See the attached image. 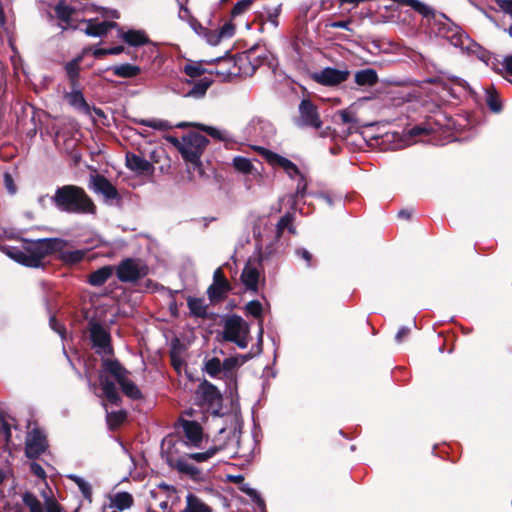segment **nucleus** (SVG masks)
<instances>
[{"instance_id": "f257e3e1", "label": "nucleus", "mask_w": 512, "mask_h": 512, "mask_svg": "<svg viewBox=\"0 0 512 512\" xmlns=\"http://www.w3.org/2000/svg\"><path fill=\"white\" fill-rule=\"evenodd\" d=\"M55 206L63 212L74 214H93L96 207L83 188L65 185L56 189L52 197Z\"/></svg>"}, {"instance_id": "f03ea898", "label": "nucleus", "mask_w": 512, "mask_h": 512, "mask_svg": "<svg viewBox=\"0 0 512 512\" xmlns=\"http://www.w3.org/2000/svg\"><path fill=\"white\" fill-rule=\"evenodd\" d=\"M64 246V241L59 238H40L37 240L29 241L27 252H23L16 248H7L6 254L28 267H39L44 257L54 251L61 250Z\"/></svg>"}, {"instance_id": "7ed1b4c3", "label": "nucleus", "mask_w": 512, "mask_h": 512, "mask_svg": "<svg viewBox=\"0 0 512 512\" xmlns=\"http://www.w3.org/2000/svg\"><path fill=\"white\" fill-rule=\"evenodd\" d=\"M170 142L178 149L183 159L195 166L200 165V157L204 152L208 140L199 133H189L181 140L171 137Z\"/></svg>"}, {"instance_id": "20e7f679", "label": "nucleus", "mask_w": 512, "mask_h": 512, "mask_svg": "<svg viewBox=\"0 0 512 512\" xmlns=\"http://www.w3.org/2000/svg\"><path fill=\"white\" fill-rule=\"evenodd\" d=\"M250 327L240 316L228 317L221 333L222 339L235 343L239 348L245 349L249 344Z\"/></svg>"}, {"instance_id": "39448f33", "label": "nucleus", "mask_w": 512, "mask_h": 512, "mask_svg": "<svg viewBox=\"0 0 512 512\" xmlns=\"http://www.w3.org/2000/svg\"><path fill=\"white\" fill-rule=\"evenodd\" d=\"M103 368L110 373L121 386L123 393L132 399H139L141 392L133 381L129 379L130 372L117 360H104Z\"/></svg>"}, {"instance_id": "423d86ee", "label": "nucleus", "mask_w": 512, "mask_h": 512, "mask_svg": "<svg viewBox=\"0 0 512 512\" xmlns=\"http://www.w3.org/2000/svg\"><path fill=\"white\" fill-rule=\"evenodd\" d=\"M116 274L121 282H136L148 274V266L140 259L127 258L119 263Z\"/></svg>"}, {"instance_id": "0eeeda50", "label": "nucleus", "mask_w": 512, "mask_h": 512, "mask_svg": "<svg viewBox=\"0 0 512 512\" xmlns=\"http://www.w3.org/2000/svg\"><path fill=\"white\" fill-rule=\"evenodd\" d=\"M102 15L105 18L102 21H99L98 19H89L85 22L83 31L86 35L91 37H103L109 30L118 27L116 22L108 20L119 18V13L116 10L104 8Z\"/></svg>"}, {"instance_id": "6e6552de", "label": "nucleus", "mask_w": 512, "mask_h": 512, "mask_svg": "<svg viewBox=\"0 0 512 512\" xmlns=\"http://www.w3.org/2000/svg\"><path fill=\"white\" fill-rule=\"evenodd\" d=\"M48 447L46 435L39 428H33L25 439V454L28 458H37Z\"/></svg>"}, {"instance_id": "1a4fd4ad", "label": "nucleus", "mask_w": 512, "mask_h": 512, "mask_svg": "<svg viewBox=\"0 0 512 512\" xmlns=\"http://www.w3.org/2000/svg\"><path fill=\"white\" fill-rule=\"evenodd\" d=\"M255 149L267 160L268 163L273 166H279L283 168L285 173L291 179H296L301 175L298 167L289 159L261 146H257Z\"/></svg>"}, {"instance_id": "9d476101", "label": "nucleus", "mask_w": 512, "mask_h": 512, "mask_svg": "<svg viewBox=\"0 0 512 512\" xmlns=\"http://www.w3.org/2000/svg\"><path fill=\"white\" fill-rule=\"evenodd\" d=\"M90 337L96 353L100 355L112 354L113 350L110 345V335L101 325H92L90 329Z\"/></svg>"}, {"instance_id": "9b49d317", "label": "nucleus", "mask_w": 512, "mask_h": 512, "mask_svg": "<svg viewBox=\"0 0 512 512\" xmlns=\"http://www.w3.org/2000/svg\"><path fill=\"white\" fill-rule=\"evenodd\" d=\"M231 286L225 278L222 269L219 267L213 273V283L208 287L207 294L211 301L223 299Z\"/></svg>"}, {"instance_id": "f8f14e48", "label": "nucleus", "mask_w": 512, "mask_h": 512, "mask_svg": "<svg viewBox=\"0 0 512 512\" xmlns=\"http://www.w3.org/2000/svg\"><path fill=\"white\" fill-rule=\"evenodd\" d=\"M184 437L185 444L188 446L198 447L203 439V430L201 425L196 421H190L181 418L179 421Z\"/></svg>"}, {"instance_id": "ddd939ff", "label": "nucleus", "mask_w": 512, "mask_h": 512, "mask_svg": "<svg viewBox=\"0 0 512 512\" xmlns=\"http://www.w3.org/2000/svg\"><path fill=\"white\" fill-rule=\"evenodd\" d=\"M348 76V70H339L331 67H326L319 73H316L314 78L320 84L334 86L346 81Z\"/></svg>"}, {"instance_id": "4468645a", "label": "nucleus", "mask_w": 512, "mask_h": 512, "mask_svg": "<svg viewBox=\"0 0 512 512\" xmlns=\"http://www.w3.org/2000/svg\"><path fill=\"white\" fill-rule=\"evenodd\" d=\"M196 396L199 401L209 406L218 405L222 400V395L218 388L207 380L199 384Z\"/></svg>"}, {"instance_id": "2eb2a0df", "label": "nucleus", "mask_w": 512, "mask_h": 512, "mask_svg": "<svg viewBox=\"0 0 512 512\" xmlns=\"http://www.w3.org/2000/svg\"><path fill=\"white\" fill-rule=\"evenodd\" d=\"M300 122L302 125L313 128L321 127V120L316 106L307 99H303L299 105Z\"/></svg>"}, {"instance_id": "dca6fc26", "label": "nucleus", "mask_w": 512, "mask_h": 512, "mask_svg": "<svg viewBox=\"0 0 512 512\" xmlns=\"http://www.w3.org/2000/svg\"><path fill=\"white\" fill-rule=\"evenodd\" d=\"M89 188L106 199H115L118 196L116 188L102 175H91Z\"/></svg>"}, {"instance_id": "f3484780", "label": "nucleus", "mask_w": 512, "mask_h": 512, "mask_svg": "<svg viewBox=\"0 0 512 512\" xmlns=\"http://www.w3.org/2000/svg\"><path fill=\"white\" fill-rule=\"evenodd\" d=\"M440 33L443 37L447 38L454 47H459L461 49L468 48L470 38L459 27L454 26L446 28L443 26Z\"/></svg>"}, {"instance_id": "a211bd4d", "label": "nucleus", "mask_w": 512, "mask_h": 512, "mask_svg": "<svg viewBox=\"0 0 512 512\" xmlns=\"http://www.w3.org/2000/svg\"><path fill=\"white\" fill-rule=\"evenodd\" d=\"M126 166L140 175L151 174L154 170L153 165L148 160L134 153L126 154Z\"/></svg>"}, {"instance_id": "6ab92c4d", "label": "nucleus", "mask_w": 512, "mask_h": 512, "mask_svg": "<svg viewBox=\"0 0 512 512\" xmlns=\"http://www.w3.org/2000/svg\"><path fill=\"white\" fill-rule=\"evenodd\" d=\"M240 279L247 291H258L260 272L255 265L247 263L242 270Z\"/></svg>"}, {"instance_id": "aec40b11", "label": "nucleus", "mask_w": 512, "mask_h": 512, "mask_svg": "<svg viewBox=\"0 0 512 512\" xmlns=\"http://www.w3.org/2000/svg\"><path fill=\"white\" fill-rule=\"evenodd\" d=\"M64 98L74 109L83 113H89V105L86 102L79 85L71 86V91L66 92L64 94Z\"/></svg>"}, {"instance_id": "412c9836", "label": "nucleus", "mask_w": 512, "mask_h": 512, "mask_svg": "<svg viewBox=\"0 0 512 512\" xmlns=\"http://www.w3.org/2000/svg\"><path fill=\"white\" fill-rule=\"evenodd\" d=\"M248 359V356L240 355L234 357H228L222 361V378L232 379L234 372Z\"/></svg>"}, {"instance_id": "4be33fe9", "label": "nucleus", "mask_w": 512, "mask_h": 512, "mask_svg": "<svg viewBox=\"0 0 512 512\" xmlns=\"http://www.w3.org/2000/svg\"><path fill=\"white\" fill-rule=\"evenodd\" d=\"M119 32V36L123 39L124 42H126L130 46H141L149 41L145 32L141 30H128L126 32Z\"/></svg>"}, {"instance_id": "5701e85b", "label": "nucleus", "mask_w": 512, "mask_h": 512, "mask_svg": "<svg viewBox=\"0 0 512 512\" xmlns=\"http://www.w3.org/2000/svg\"><path fill=\"white\" fill-rule=\"evenodd\" d=\"M252 128L254 135L264 140L270 139L275 133L273 125L269 121L262 119H254L252 121Z\"/></svg>"}, {"instance_id": "b1692460", "label": "nucleus", "mask_w": 512, "mask_h": 512, "mask_svg": "<svg viewBox=\"0 0 512 512\" xmlns=\"http://www.w3.org/2000/svg\"><path fill=\"white\" fill-rule=\"evenodd\" d=\"M100 384L106 399L111 404L118 405L120 402V395L117 391L115 383L107 377H100Z\"/></svg>"}, {"instance_id": "393cba45", "label": "nucleus", "mask_w": 512, "mask_h": 512, "mask_svg": "<svg viewBox=\"0 0 512 512\" xmlns=\"http://www.w3.org/2000/svg\"><path fill=\"white\" fill-rule=\"evenodd\" d=\"M113 270L112 266H103L97 269L89 275V284L95 287L103 285L112 276Z\"/></svg>"}, {"instance_id": "a878e982", "label": "nucleus", "mask_w": 512, "mask_h": 512, "mask_svg": "<svg viewBox=\"0 0 512 512\" xmlns=\"http://www.w3.org/2000/svg\"><path fill=\"white\" fill-rule=\"evenodd\" d=\"M203 371L212 378H222V361L219 357H206L203 363Z\"/></svg>"}, {"instance_id": "bb28decb", "label": "nucleus", "mask_w": 512, "mask_h": 512, "mask_svg": "<svg viewBox=\"0 0 512 512\" xmlns=\"http://www.w3.org/2000/svg\"><path fill=\"white\" fill-rule=\"evenodd\" d=\"M377 81L378 76L374 69H363L355 73V82L360 86H372Z\"/></svg>"}, {"instance_id": "cd10ccee", "label": "nucleus", "mask_w": 512, "mask_h": 512, "mask_svg": "<svg viewBox=\"0 0 512 512\" xmlns=\"http://www.w3.org/2000/svg\"><path fill=\"white\" fill-rule=\"evenodd\" d=\"M182 512H211V509L200 498L189 493L186 497V507Z\"/></svg>"}, {"instance_id": "c85d7f7f", "label": "nucleus", "mask_w": 512, "mask_h": 512, "mask_svg": "<svg viewBox=\"0 0 512 512\" xmlns=\"http://www.w3.org/2000/svg\"><path fill=\"white\" fill-rule=\"evenodd\" d=\"M111 69L114 75L122 78H132L137 76L141 72L139 66L132 65L129 63L115 65Z\"/></svg>"}, {"instance_id": "c756f323", "label": "nucleus", "mask_w": 512, "mask_h": 512, "mask_svg": "<svg viewBox=\"0 0 512 512\" xmlns=\"http://www.w3.org/2000/svg\"><path fill=\"white\" fill-rule=\"evenodd\" d=\"M439 124L435 121H427L421 124H418L407 131V134L410 137L418 136V135H428L434 133L438 130Z\"/></svg>"}, {"instance_id": "7c9ffc66", "label": "nucleus", "mask_w": 512, "mask_h": 512, "mask_svg": "<svg viewBox=\"0 0 512 512\" xmlns=\"http://www.w3.org/2000/svg\"><path fill=\"white\" fill-rule=\"evenodd\" d=\"M187 305L192 315L196 317H205L207 315V304L204 299L189 297Z\"/></svg>"}, {"instance_id": "2f4dec72", "label": "nucleus", "mask_w": 512, "mask_h": 512, "mask_svg": "<svg viewBox=\"0 0 512 512\" xmlns=\"http://www.w3.org/2000/svg\"><path fill=\"white\" fill-rule=\"evenodd\" d=\"M248 58L250 63L256 67L261 66L263 64H268L270 67L273 65L272 63V55L269 52L263 51L261 53H257L254 49H251L248 53Z\"/></svg>"}, {"instance_id": "473e14b6", "label": "nucleus", "mask_w": 512, "mask_h": 512, "mask_svg": "<svg viewBox=\"0 0 512 512\" xmlns=\"http://www.w3.org/2000/svg\"><path fill=\"white\" fill-rule=\"evenodd\" d=\"M80 58H76L65 65V70L68 75L70 85H79V70H80Z\"/></svg>"}, {"instance_id": "72a5a7b5", "label": "nucleus", "mask_w": 512, "mask_h": 512, "mask_svg": "<svg viewBox=\"0 0 512 512\" xmlns=\"http://www.w3.org/2000/svg\"><path fill=\"white\" fill-rule=\"evenodd\" d=\"M68 478L71 479L77 485L84 498L91 502L92 490L90 483L87 482L84 478L74 474L68 475Z\"/></svg>"}, {"instance_id": "f704fd0d", "label": "nucleus", "mask_w": 512, "mask_h": 512, "mask_svg": "<svg viewBox=\"0 0 512 512\" xmlns=\"http://www.w3.org/2000/svg\"><path fill=\"white\" fill-rule=\"evenodd\" d=\"M112 503L117 509L125 510L132 506L133 498L128 492H119L114 496Z\"/></svg>"}, {"instance_id": "c9c22d12", "label": "nucleus", "mask_w": 512, "mask_h": 512, "mask_svg": "<svg viewBox=\"0 0 512 512\" xmlns=\"http://www.w3.org/2000/svg\"><path fill=\"white\" fill-rule=\"evenodd\" d=\"M22 500L24 504L29 508L30 512H44L42 503L34 494L26 492L23 494Z\"/></svg>"}, {"instance_id": "e433bc0d", "label": "nucleus", "mask_w": 512, "mask_h": 512, "mask_svg": "<svg viewBox=\"0 0 512 512\" xmlns=\"http://www.w3.org/2000/svg\"><path fill=\"white\" fill-rule=\"evenodd\" d=\"M233 166L234 168L244 174H249L254 169L253 164L251 161L243 156H236L233 159Z\"/></svg>"}, {"instance_id": "4c0bfd02", "label": "nucleus", "mask_w": 512, "mask_h": 512, "mask_svg": "<svg viewBox=\"0 0 512 512\" xmlns=\"http://www.w3.org/2000/svg\"><path fill=\"white\" fill-rule=\"evenodd\" d=\"M107 412L106 418L107 423L111 428H115L120 425L126 418V412L124 410H119L116 412Z\"/></svg>"}, {"instance_id": "58836bf2", "label": "nucleus", "mask_w": 512, "mask_h": 512, "mask_svg": "<svg viewBox=\"0 0 512 512\" xmlns=\"http://www.w3.org/2000/svg\"><path fill=\"white\" fill-rule=\"evenodd\" d=\"M175 468L182 473L188 474V475H194L197 473V469L195 466L190 464L186 458H179L175 461L174 464Z\"/></svg>"}, {"instance_id": "ea45409f", "label": "nucleus", "mask_w": 512, "mask_h": 512, "mask_svg": "<svg viewBox=\"0 0 512 512\" xmlns=\"http://www.w3.org/2000/svg\"><path fill=\"white\" fill-rule=\"evenodd\" d=\"M218 449L216 447L209 448L205 452H197V453H191L187 455L188 459H192L196 462H205L209 460L211 457H213L217 453Z\"/></svg>"}, {"instance_id": "a19ab883", "label": "nucleus", "mask_w": 512, "mask_h": 512, "mask_svg": "<svg viewBox=\"0 0 512 512\" xmlns=\"http://www.w3.org/2000/svg\"><path fill=\"white\" fill-rule=\"evenodd\" d=\"M292 220H293V217L291 214L287 213L285 214L283 217L280 218V220L278 221L277 223V232L278 234L280 235L284 229H288L289 232L295 234L296 231H295V228L294 226L292 225Z\"/></svg>"}, {"instance_id": "79ce46f5", "label": "nucleus", "mask_w": 512, "mask_h": 512, "mask_svg": "<svg viewBox=\"0 0 512 512\" xmlns=\"http://www.w3.org/2000/svg\"><path fill=\"white\" fill-rule=\"evenodd\" d=\"M197 127H199L201 130L205 131L208 135L213 137L214 139H218L221 141H224L228 138V135L225 131L217 129L215 127L206 126L202 124H197Z\"/></svg>"}, {"instance_id": "37998d69", "label": "nucleus", "mask_w": 512, "mask_h": 512, "mask_svg": "<svg viewBox=\"0 0 512 512\" xmlns=\"http://www.w3.org/2000/svg\"><path fill=\"white\" fill-rule=\"evenodd\" d=\"M85 256V252L82 250L67 251L63 254V259L67 263H78Z\"/></svg>"}, {"instance_id": "c03bdc74", "label": "nucleus", "mask_w": 512, "mask_h": 512, "mask_svg": "<svg viewBox=\"0 0 512 512\" xmlns=\"http://www.w3.org/2000/svg\"><path fill=\"white\" fill-rule=\"evenodd\" d=\"M208 86H209L208 83H204V82L197 83L187 93V96L193 97V98H200L205 95V93L208 89Z\"/></svg>"}, {"instance_id": "a18cd8bd", "label": "nucleus", "mask_w": 512, "mask_h": 512, "mask_svg": "<svg viewBox=\"0 0 512 512\" xmlns=\"http://www.w3.org/2000/svg\"><path fill=\"white\" fill-rule=\"evenodd\" d=\"M140 124L151 127L153 129H157V130H167L168 128H170V125L166 121L156 120V119L141 120Z\"/></svg>"}, {"instance_id": "49530a36", "label": "nucleus", "mask_w": 512, "mask_h": 512, "mask_svg": "<svg viewBox=\"0 0 512 512\" xmlns=\"http://www.w3.org/2000/svg\"><path fill=\"white\" fill-rule=\"evenodd\" d=\"M253 1L254 0H242L237 2L232 9V16L236 17L247 11L251 4L253 3Z\"/></svg>"}, {"instance_id": "de8ad7c7", "label": "nucleus", "mask_w": 512, "mask_h": 512, "mask_svg": "<svg viewBox=\"0 0 512 512\" xmlns=\"http://www.w3.org/2000/svg\"><path fill=\"white\" fill-rule=\"evenodd\" d=\"M246 310L249 314L254 317H260L262 313V305L257 300H252L247 303Z\"/></svg>"}, {"instance_id": "09e8293b", "label": "nucleus", "mask_w": 512, "mask_h": 512, "mask_svg": "<svg viewBox=\"0 0 512 512\" xmlns=\"http://www.w3.org/2000/svg\"><path fill=\"white\" fill-rule=\"evenodd\" d=\"M487 105L493 112H500L502 109L499 98L492 93L487 94Z\"/></svg>"}, {"instance_id": "8fccbe9b", "label": "nucleus", "mask_w": 512, "mask_h": 512, "mask_svg": "<svg viewBox=\"0 0 512 512\" xmlns=\"http://www.w3.org/2000/svg\"><path fill=\"white\" fill-rule=\"evenodd\" d=\"M220 36L222 39H229L231 38L235 33V27L232 23L228 22L225 23L219 30H218Z\"/></svg>"}, {"instance_id": "3c124183", "label": "nucleus", "mask_w": 512, "mask_h": 512, "mask_svg": "<svg viewBox=\"0 0 512 512\" xmlns=\"http://www.w3.org/2000/svg\"><path fill=\"white\" fill-rule=\"evenodd\" d=\"M281 5L275 6L267 11L268 21L276 28L278 26V16L280 15Z\"/></svg>"}, {"instance_id": "603ef678", "label": "nucleus", "mask_w": 512, "mask_h": 512, "mask_svg": "<svg viewBox=\"0 0 512 512\" xmlns=\"http://www.w3.org/2000/svg\"><path fill=\"white\" fill-rule=\"evenodd\" d=\"M297 179V185H296V196L303 197L306 193L307 189V181L303 174H301Z\"/></svg>"}, {"instance_id": "864d4df0", "label": "nucleus", "mask_w": 512, "mask_h": 512, "mask_svg": "<svg viewBox=\"0 0 512 512\" xmlns=\"http://www.w3.org/2000/svg\"><path fill=\"white\" fill-rule=\"evenodd\" d=\"M222 40L223 39L220 36L218 30L209 31L206 33V41L212 46L218 45Z\"/></svg>"}, {"instance_id": "5fc2aeb1", "label": "nucleus", "mask_w": 512, "mask_h": 512, "mask_svg": "<svg viewBox=\"0 0 512 512\" xmlns=\"http://www.w3.org/2000/svg\"><path fill=\"white\" fill-rule=\"evenodd\" d=\"M184 71L190 77H198L203 73V69L196 64H187Z\"/></svg>"}, {"instance_id": "6e6d98bb", "label": "nucleus", "mask_w": 512, "mask_h": 512, "mask_svg": "<svg viewBox=\"0 0 512 512\" xmlns=\"http://www.w3.org/2000/svg\"><path fill=\"white\" fill-rule=\"evenodd\" d=\"M295 253L298 257L302 258L306 262L307 267L311 266L312 255L307 249L299 248L295 251Z\"/></svg>"}, {"instance_id": "4d7b16f0", "label": "nucleus", "mask_w": 512, "mask_h": 512, "mask_svg": "<svg viewBox=\"0 0 512 512\" xmlns=\"http://www.w3.org/2000/svg\"><path fill=\"white\" fill-rule=\"evenodd\" d=\"M498 7L512 17V0H496Z\"/></svg>"}, {"instance_id": "13d9d810", "label": "nucleus", "mask_w": 512, "mask_h": 512, "mask_svg": "<svg viewBox=\"0 0 512 512\" xmlns=\"http://www.w3.org/2000/svg\"><path fill=\"white\" fill-rule=\"evenodd\" d=\"M30 470L38 478L45 479L46 473L40 464H38L36 462H32L30 464Z\"/></svg>"}, {"instance_id": "bf43d9fd", "label": "nucleus", "mask_w": 512, "mask_h": 512, "mask_svg": "<svg viewBox=\"0 0 512 512\" xmlns=\"http://www.w3.org/2000/svg\"><path fill=\"white\" fill-rule=\"evenodd\" d=\"M339 117L344 124H350L355 122V117L349 111L343 110L339 113Z\"/></svg>"}, {"instance_id": "052dcab7", "label": "nucleus", "mask_w": 512, "mask_h": 512, "mask_svg": "<svg viewBox=\"0 0 512 512\" xmlns=\"http://www.w3.org/2000/svg\"><path fill=\"white\" fill-rule=\"evenodd\" d=\"M409 333H410L409 327H406V326L401 327L395 336L396 342L402 343L403 340L409 335Z\"/></svg>"}, {"instance_id": "680f3d73", "label": "nucleus", "mask_w": 512, "mask_h": 512, "mask_svg": "<svg viewBox=\"0 0 512 512\" xmlns=\"http://www.w3.org/2000/svg\"><path fill=\"white\" fill-rule=\"evenodd\" d=\"M4 181H5V186H6L7 190H8V192L10 194H14L16 192V188H15V185L13 183V179H12L11 175L6 173L4 175Z\"/></svg>"}, {"instance_id": "e2e57ef3", "label": "nucleus", "mask_w": 512, "mask_h": 512, "mask_svg": "<svg viewBox=\"0 0 512 512\" xmlns=\"http://www.w3.org/2000/svg\"><path fill=\"white\" fill-rule=\"evenodd\" d=\"M50 326L51 328L57 332L62 338L64 337V328L57 322L55 317L50 318Z\"/></svg>"}, {"instance_id": "0e129e2a", "label": "nucleus", "mask_w": 512, "mask_h": 512, "mask_svg": "<svg viewBox=\"0 0 512 512\" xmlns=\"http://www.w3.org/2000/svg\"><path fill=\"white\" fill-rule=\"evenodd\" d=\"M50 326L51 328L57 332L62 338L64 337V328L57 322L55 317L50 318Z\"/></svg>"}, {"instance_id": "69168bd1", "label": "nucleus", "mask_w": 512, "mask_h": 512, "mask_svg": "<svg viewBox=\"0 0 512 512\" xmlns=\"http://www.w3.org/2000/svg\"><path fill=\"white\" fill-rule=\"evenodd\" d=\"M350 21H336L332 22L329 26L332 28H341L345 30H350L349 28Z\"/></svg>"}, {"instance_id": "338daca9", "label": "nucleus", "mask_w": 512, "mask_h": 512, "mask_svg": "<svg viewBox=\"0 0 512 512\" xmlns=\"http://www.w3.org/2000/svg\"><path fill=\"white\" fill-rule=\"evenodd\" d=\"M47 512H61L60 506L54 501H48L46 504Z\"/></svg>"}, {"instance_id": "774afa93", "label": "nucleus", "mask_w": 512, "mask_h": 512, "mask_svg": "<svg viewBox=\"0 0 512 512\" xmlns=\"http://www.w3.org/2000/svg\"><path fill=\"white\" fill-rule=\"evenodd\" d=\"M503 65L506 71L512 75V54L504 59Z\"/></svg>"}]
</instances>
